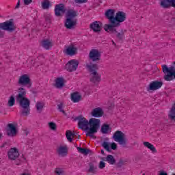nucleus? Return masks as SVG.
<instances>
[{
    "mask_svg": "<svg viewBox=\"0 0 175 175\" xmlns=\"http://www.w3.org/2000/svg\"><path fill=\"white\" fill-rule=\"evenodd\" d=\"M27 90L24 88H19L17 90V94L15 96L16 103L23 109L21 111L22 116H27L31 111V101L27 97Z\"/></svg>",
    "mask_w": 175,
    "mask_h": 175,
    "instance_id": "obj_1",
    "label": "nucleus"
},
{
    "mask_svg": "<svg viewBox=\"0 0 175 175\" xmlns=\"http://www.w3.org/2000/svg\"><path fill=\"white\" fill-rule=\"evenodd\" d=\"M86 69L90 72L91 78L90 81L93 84H98L100 82V75L98 73L99 70V66L97 64H93L90 62L89 64H86Z\"/></svg>",
    "mask_w": 175,
    "mask_h": 175,
    "instance_id": "obj_2",
    "label": "nucleus"
},
{
    "mask_svg": "<svg viewBox=\"0 0 175 175\" xmlns=\"http://www.w3.org/2000/svg\"><path fill=\"white\" fill-rule=\"evenodd\" d=\"M99 128H100V120L94 118L90 119L86 136L92 137V139H96L95 133H98Z\"/></svg>",
    "mask_w": 175,
    "mask_h": 175,
    "instance_id": "obj_3",
    "label": "nucleus"
},
{
    "mask_svg": "<svg viewBox=\"0 0 175 175\" xmlns=\"http://www.w3.org/2000/svg\"><path fill=\"white\" fill-rule=\"evenodd\" d=\"M126 20V14L122 11H119L115 15L112 29H111V33H117V28L121 27V23H124Z\"/></svg>",
    "mask_w": 175,
    "mask_h": 175,
    "instance_id": "obj_4",
    "label": "nucleus"
},
{
    "mask_svg": "<svg viewBox=\"0 0 175 175\" xmlns=\"http://www.w3.org/2000/svg\"><path fill=\"white\" fill-rule=\"evenodd\" d=\"M105 17L109 20V24H105L104 25V29L106 32L111 33L113 29V24L114 23V18L116 17V10L109 9L105 12Z\"/></svg>",
    "mask_w": 175,
    "mask_h": 175,
    "instance_id": "obj_5",
    "label": "nucleus"
},
{
    "mask_svg": "<svg viewBox=\"0 0 175 175\" xmlns=\"http://www.w3.org/2000/svg\"><path fill=\"white\" fill-rule=\"evenodd\" d=\"M162 69L163 73L165 75H164V80H165V81H172V80H175L174 66H171L168 68L167 65H163Z\"/></svg>",
    "mask_w": 175,
    "mask_h": 175,
    "instance_id": "obj_6",
    "label": "nucleus"
},
{
    "mask_svg": "<svg viewBox=\"0 0 175 175\" xmlns=\"http://www.w3.org/2000/svg\"><path fill=\"white\" fill-rule=\"evenodd\" d=\"M0 28L3 31H7L12 33L17 29V26L14 24V20L11 18L9 21L0 23Z\"/></svg>",
    "mask_w": 175,
    "mask_h": 175,
    "instance_id": "obj_7",
    "label": "nucleus"
},
{
    "mask_svg": "<svg viewBox=\"0 0 175 175\" xmlns=\"http://www.w3.org/2000/svg\"><path fill=\"white\" fill-rule=\"evenodd\" d=\"M113 140L119 143L122 147H125L128 143V139L125 138V134L122 131H117L113 134Z\"/></svg>",
    "mask_w": 175,
    "mask_h": 175,
    "instance_id": "obj_8",
    "label": "nucleus"
},
{
    "mask_svg": "<svg viewBox=\"0 0 175 175\" xmlns=\"http://www.w3.org/2000/svg\"><path fill=\"white\" fill-rule=\"evenodd\" d=\"M74 121H78V127L79 129L85 131L87 133L88 132L89 121L85 119V118L83 117L82 115L75 117Z\"/></svg>",
    "mask_w": 175,
    "mask_h": 175,
    "instance_id": "obj_9",
    "label": "nucleus"
},
{
    "mask_svg": "<svg viewBox=\"0 0 175 175\" xmlns=\"http://www.w3.org/2000/svg\"><path fill=\"white\" fill-rule=\"evenodd\" d=\"M18 85L22 87H27V88H31L32 87V82H31V79L28 75H23L21 76L18 81Z\"/></svg>",
    "mask_w": 175,
    "mask_h": 175,
    "instance_id": "obj_10",
    "label": "nucleus"
},
{
    "mask_svg": "<svg viewBox=\"0 0 175 175\" xmlns=\"http://www.w3.org/2000/svg\"><path fill=\"white\" fill-rule=\"evenodd\" d=\"M100 52L97 49H93L89 53V59L92 62H99L100 61Z\"/></svg>",
    "mask_w": 175,
    "mask_h": 175,
    "instance_id": "obj_11",
    "label": "nucleus"
},
{
    "mask_svg": "<svg viewBox=\"0 0 175 175\" xmlns=\"http://www.w3.org/2000/svg\"><path fill=\"white\" fill-rule=\"evenodd\" d=\"M66 9L64 3L57 4L55 6V15L56 17H62L65 14Z\"/></svg>",
    "mask_w": 175,
    "mask_h": 175,
    "instance_id": "obj_12",
    "label": "nucleus"
},
{
    "mask_svg": "<svg viewBox=\"0 0 175 175\" xmlns=\"http://www.w3.org/2000/svg\"><path fill=\"white\" fill-rule=\"evenodd\" d=\"M79 61L71 59L66 64V69L68 72H75L79 67Z\"/></svg>",
    "mask_w": 175,
    "mask_h": 175,
    "instance_id": "obj_13",
    "label": "nucleus"
},
{
    "mask_svg": "<svg viewBox=\"0 0 175 175\" xmlns=\"http://www.w3.org/2000/svg\"><path fill=\"white\" fill-rule=\"evenodd\" d=\"M7 136L10 137H14L17 135V127L14 124L10 123L7 125Z\"/></svg>",
    "mask_w": 175,
    "mask_h": 175,
    "instance_id": "obj_14",
    "label": "nucleus"
},
{
    "mask_svg": "<svg viewBox=\"0 0 175 175\" xmlns=\"http://www.w3.org/2000/svg\"><path fill=\"white\" fill-rule=\"evenodd\" d=\"M163 85V82L159 81H152L147 88L148 91H157Z\"/></svg>",
    "mask_w": 175,
    "mask_h": 175,
    "instance_id": "obj_15",
    "label": "nucleus"
},
{
    "mask_svg": "<svg viewBox=\"0 0 175 175\" xmlns=\"http://www.w3.org/2000/svg\"><path fill=\"white\" fill-rule=\"evenodd\" d=\"M103 24L100 21H96L90 24V29L96 33H99L102 31Z\"/></svg>",
    "mask_w": 175,
    "mask_h": 175,
    "instance_id": "obj_16",
    "label": "nucleus"
},
{
    "mask_svg": "<svg viewBox=\"0 0 175 175\" xmlns=\"http://www.w3.org/2000/svg\"><path fill=\"white\" fill-rule=\"evenodd\" d=\"M160 5L163 9H169V8H175V0H160Z\"/></svg>",
    "mask_w": 175,
    "mask_h": 175,
    "instance_id": "obj_17",
    "label": "nucleus"
},
{
    "mask_svg": "<svg viewBox=\"0 0 175 175\" xmlns=\"http://www.w3.org/2000/svg\"><path fill=\"white\" fill-rule=\"evenodd\" d=\"M19 155L20 154L18 153V150H17L16 148H11L8 152V158L9 159H11V161H15V159L18 158Z\"/></svg>",
    "mask_w": 175,
    "mask_h": 175,
    "instance_id": "obj_18",
    "label": "nucleus"
},
{
    "mask_svg": "<svg viewBox=\"0 0 175 175\" xmlns=\"http://www.w3.org/2000/svg\"><path fill=\"white\" fill-rule=\"evenodd\" d=\"M103 109L100 107L94 108L91 112V116L95 117V118H99L102 117L104 114Z\"/></svg>",
    "mask_w": 175,
    "mask_h": 175,
    "instance_id": "obj_19",
    "label": "nucleus"
},
{
    "mask_svg": "<svg viewBox=\"0 0 175 175\" xmlns=\"http://www.w3.org/2000/svg\"><path fill=\"white\" fill-rule=\"evenodd\" d=\"M77 24V19H70L69 18H66L65 22V27L67 29H72L75 25Z\"/></svg>",
    "mask_w": 175,
    "mask_h": 175,
    "instance_id": "obj_20",
    "label": "nucleus"
},
{
    "mask_svg": "<svg viewBox=\"0 0 175 175\" xmlns=\"http://www.w3.org/2000/svg\"><path fill=\"white\" fill-rule=\"evenodd\" d=\"M57 153L62 157H66V155L68 154V146H59L57 148Z\"/></svg>",
    "mask_w": 175,
    "mask_h": 175,
    "instance_id": "obj_21",
    "label": "nucleus"
},
{
    "mask_svg": "<svg viewBox=\"0 0 175 175\" xmlns=\"http://www.w3.org/2000/svg\"><path fill=\"white\" fill-rule=\"evenodd\" d=\"M66 53L67 55H75L76 53H77V48L75 47L73 45L68 46Z\"/></svg>",
    "mask_w": 175,
    "mask_h": 175,
    "instance_id": "obj_22",
    "label": "nucleus"
},
{
    "mask_svg": "<svg viewBox=\"0 0 175 175\" xmlns=\"http://www.w3.org/2000/svg\"><path fill=\"white\" fill-rule=\"evenodd\" d=\"M71 100L74 103H77V102H80L81 100V95L79 92H74L71 94Z\"/></svg>",
    "mask_w": 175,
    "mask_h": 175,
    "instance_id": "obj_23",
    "label": "nucleus"
},
{
    "mask_svg": "<svg viewBox=\"0 0 175 175\" xmlns=\"http://www.w3.org/2000/svg\"><path fill=\"white\" fill-rule=\"evenodd\" d=\"M113 33L114 35H116V38L118 39V40H123L124 39H125V30L124 31V29H121L120 32H118L116 30V33Z\"/></svg>",
    "mask_w": 175,
    "mask_h": 175,
    "instance_id": "obj_24",
    "label": "nucleus"
},
{
    "mask_svg": "<svg viewBox=\"0 0 175 175\" xmlns=\"http://www.w3.org/2000/svg\"><path fill=\"white\" fill-rule=\"evenodd\" d=\"M103 161L108 162L109 165H114L116 163V159L111 154L107 155V157L104 158Z\"/></svg>",
    "mask_w": 175,
    "mask_h": 175,
    "instance_id": "obj_25",
    "label": "nucleus"
},
{
    "mask_svg": "<svg viewBox=\"0 0 175 175\" xmlns=\"http://www.w3.org/2000/svg\"><path fill=\"white\" fill-rule=\"evenodd\" d=\"M75 17H77V12L74 10H68L66 14V18L74 19Z\"/></svg>",
    "mask_w": 175,
    "mask_h": 175,
    "instance_id": "obj_26",
    "label": "nucleus"
},
{
    "mask_svg": "<svg viewBox=\"0 0 175 175\" xmlns=\"http://www.w3.org/2000/svg\"><path fill=\"white\" fill-rule=\"evenodd\" d=\"M42 46L46 50H50V47H53V44L50 42L49 40H44L42 42Z\"/></svg>",
    "mask_w": 175,
    "mask_h": 175,
    "instance_id": "obj_27",
    "label": "nucleus"
},
{
    "mask_svg": "<svg viewBox=\"0 0 175 175\" xmlns=\"http://www.w3.org/2000/svg\"><path fill=\"white\" fill-rule=\"evenodd\" d=\"M65 85V83H64V78L59 77L55 81V87L56 88H62Z\"/></svg>",
    "mask_w": 175,
    "mask_h": 175,
    "instance_id": "obj_28",
    "label": "nucleus"
},
{
    "mask_svg": "<svg viewBox=\"0 0 175 175\" xmlns=\"http://www.w3.org/2000/svg\"><path fill=\"white\" fill-rule=\"evenodd\" d=\"M109 131H111V128H110V125L107 124H104L101 126L100 132L104 135L108 133Z\"/></svg>",
    "mask_w": 175,
    "mask_h": 175,
    "instance_id": "obj_29",
    "label": "nucleus"
},
{
    "mask_svg": "<svg viewBox=\"0 0 175 175\" xmlns=\"http://www.w3.org/2000/svg\"><path fill=\"white\" fill-rule=\"evenodd\" d=\"M75 136H76V135L72 133L70 130H68L66 132V137L68 142H70V143H72V142H73V137H75Z\"/></svg>",
    "mask_w": 175,
    "mask_h": 175,
    "instance_id": "obj_30",
    "label": "nucleus"
},
{
    "mask_svg": "<svg viewBox=\"0 0 175 175\" xmlns=\"http://www.w3.org/2000/svg\"><path fill=\"white\" fill-rule=\"evenodd\" d=\"M144 147H146L147 148L150 150V151H152V152H157V148H155V146H154V145H152L150 142H144Z\"/></svg>",
    "mask_w": 175,
    "mask_h": 175,
    "instance_id": "obj_31",
    "label": "nucleus"
},
{
    "mask_svg": "<svg viewBox=\"0 0 175 175\" xmlns=\"http://www.w3.org/2000/svg\"><path fill=\"white\" fill-rule=\"evenodd\" d=\"M36 107L38 113H40L43 111L44 107V103L43 102H37L36 104Z\"/></svg>",
    "mask_w": 175,
    "mask_h": 175,
    "instance_id": "obj_32",
    "label": "nucleus"
},
{
    "mask_svg": "<svg viewBox=\"0 0 175 175\" xmlns=\"http://www.w3.org/2000/svg\"><path fill=\"white\" fill-rule=\"evenodd\" d=\"M51 6V3L49 0H44L43 2H42V8L44 10H49V8Z\"/></svg>",
    "mask_w": 175,
    "mask_h": 175,
    "instance_id": "obj_33",
    "label": "nucleus"
},
{
    "mask_svg": "<svg viewBox=\"0 0 175 175\" xmlns=\"http://www.w3.org/2000/svg\"><path fill=\"white\" fill-rule=\"evenodd\" d=\"M77 149L78 150L79 152H80L81 154H84L85 155H88V154H90V152H91V150L90 149L84 148L77 147Z\"/></svg>",
    "mask_w": 175,
    "mask_h": 175,
    "instance_id": "obj_34",
    "label": "nucleus"
},
{
    "mask_svg": "<svg viewBox=\"0 0 175 175\" xmlns=\"http://www.w3.org/2000/svg\"><path fill=\"white\" fill-rule=\"evenodd\" d=\"M102 147L106 150L108 152H111V149H110V144L107 142H104L102 144Z\"/></svg>",
    "mask_w": 175,
    "mask_h": 175,
    "instance_id": "obj_35",
    "label": "nucleus"
},
{
    "mask_svg": "<svg viewBox=\"0 0 175 175\" xmlns=\"http://www.w3.org/2000/svg\"><path fill=\"white\" fill-rule=\"evenodd\" d=\"M14 103H16V98H14V96H11L8 100V106L12 107V106H14Z\"/></svg>",
    "mask_w": 175,
    "mask_h": 175,
    "instance_id": "obj_36",
    "label": "nucleus"
},
{
    "mask_svg": "<svg viewBox=\"0 0 175 175\" xmlns=\"http://www.w3.org/2000/svg\"><path fill=\"white\" fill-rule=\"evenodd\" d=\"M58 110L64 114V116H66V112L64 111V103H61L60 104L57 105Z\"/></svg>",
    "mask_w": 175,
    "mask_h": 175,
    "instance_id": "obj_37",
    "label": "nucleus"
},
{
    "mask_svg": "<svg viewBox=\"0 0 175 175\" xmlns=\"http://www.w3.org/2000/svg\"><path fill=\"white\" fill-rule=\"evenodd\" d=\"M49 128L52 131H57V124H55V123L51 122H49Z\"/></svg>",
    "mask_w": 175,
    "mask_h": 175,
    "instance_id": "obj_38",
    "label": "nucleus"
},
{
    "mask_svg": "<svg viewBox=\"0 0 175 175\" xmlns=\"http://www.w3.org/2000/svg\"><path fill=\"white\" fill-rule=\"evenodd\" d=\"M90 168L88 170L89 173H95V166H94V164L92 163H90L89 164Z\"/></svg>",
    "mask_w": 175,
    "mask_h": 175,
    "instance_id": "obj_39",
    "label": "nucleus"
},
{
    "mask_svg": "<svg viewBox=\"0 0 175 175\" xmlns=\"http://www.w3.org/2000/svg\"><path fill=\"white\" fill-rule=\"evenodd\" d=\"M45 23H46V24H49V25L50 24H51V16L50 15L45 16Z\"/></svg>",
    "mask_w": 175,
    "mask_h": 175,
    "instance_id": "obj_40",
    "label": "nucleus"
},
{
    "mask_svg": "<svg viewBox=\"0 0 175 175\" xmlns=\"http://www.w3.org/2000/svg\"><path fill=\"white\" fill-rule=\"evenodd\" d=\"M98 167L99 169H105L106 167V163L103 161H100Z\"/></svg>",
    "mask_w": 175,
    "mask_h": 175,
    "instance_id": "obj_41",
    "label": "nucleus"
},
{
    "mask_svg": "<svg viewBox=\"0 0 175 175\" xmlns=\"http://www.w3.org/2000/svg\"><path fill=\"white\" fill-rule=\"evenodd\" d=\"M124 160L120 159L119 162L117 163L118 167H121V166H124Z\"/></svg>",
    "mask_w": 175,
    "mask_h": 175,
    "instance_id": "obj_42",
    "label": "nucleus"
},
{
    "mask_svg": "<svg viewBox=\"0 0 175 175\" xmlns=\"http://www.w3.org/2000/svg\"><path fill=\"white\" fill-rule=\"evenodd\" d=\"M111 150H117V144H116L115 142H113L112 144H111Z\"/></svg>",
    "mask_w": 175,
    "mask_h": 175,
    "instance_id": "obj_43",
    "label": "nucleus"
},
{
    "mask_svg": "<svg viewBox=\"0 0 175 175\" xmlns=\"http://www.w3.org/2000/svg\"><path fill=\"white\" fill-rule=\"evenodd\" d=\"M76 3H85L87 0H75Z\"/></svg>",
    "mask_w": 175,
    "mask_h": 175,
    "instance_id": "obj_44",
    "label": "nucleus"
},
{
    "mask_svg": "<svg viewBox=\"0 0 175 175\" xmlns=\"http://www.w3.org/2000/svg\"><path fill=\"white\" fill-rule=\"evenodd\" d=\"M32 3V0H24L25 5H29V3Z\"/></svg>",
    "mask_w": 175,
    "mask_h": 175,
    "instance_id": "obj_45",
    "label": "nucleus"
},
{
    "mask_svg": "<svg viewBox=\"0 0 175 175\" xmlns=\"http://www.w3.org/2000/svg\"><path fill=\"white\" fill-rule=\"evenodd\" d=\"M20 1L21 0L18 1V3H17V4H16V5L15 7V9H18V8H20Z\"/></svg>",
    "mask_w": 175,
    "mask_h": 175,
    "instance_id": "obj_46",
    "label": "nucleus"
},
{
    "mask_svg": "<svg viewBox=\"0 0 175 175\" xmlns=\"http://www.w3.org/2000/svg\"><path fill=\"white\" fill-rule=\"evenodd\" d=\"M8 144V142H5V143H3V144H2V146H1L0 147H1V148H3L4 147H5L6 146V145Z\"/></svg>",
    "mask_w": 175,
    "mask_h": 175,
    "instance_id": "obj_47",
    "label": "nucleus"
},
{
    "mask_svg": "<svg viewBox=\"0 0 175 175\" xmlns=\"http://www.w3.org/2000/svg\"><path fill=\"white\" fill-rule=\"evenodd\" d=\"M160 175H167V173L162 171L161 173H160Z\"/></svg>",
    "mask_w": 175,
    "mask_h": 175,
    "instance_id": "obj_48",
    "label": "nucleus"
},
{
    "mask_svg": "<svg viewBox=\"0 0 175 175\" xmlns=\"http://www.w3.org/2000/svg\"><path fill=\"white\" fill-rule=\"evenodd\" d=\"M101 154H102L103 155H105V150H101Z\"/></svg>",
    "mask_w": 175,
    "mask_h": 175,
    "instance_id": "obj_49",
    "label": "nucleus"
},
{
    "mask_svg": "<svg viewBox=\"0 0 175 175\" xmlns=\"http://www.w3.org/2000/svg\"><path fill=\"white\" fill-rule=\"evenodd\" d=\"M112 44H113V46H117V44H116V42H114L113 40H112Z\"/></svg>",
    "mask_w": 175,
    "mask_h": 175,
    "instance_id": "obj_50",
    "label": "nucleus"
},
{
    "mask_svg": "<svg viewBox=\"0 0 175 175\" xmlns=\"http://www.w3.org/2000/svg\"><path fill=\"white\" fill-rule=\"evenodd\" d=\"M175 21V18H172V22H174Z\"/></svg>",
    "mask_w": 175,
    "mask_h": 175,
    "instance_id": "obj_51",
    "label": "nucleus"
},
{
    "mask_svg": "<svg viewBox=\"0 0 175 175\" xmlns=\"http://www.w3.org/2000/svg\"><path fill=\"white\" fill-rule=\"evenodd\" d=\"M1 137H2V134L0 133V140H1Z\"/></svg>",
    "mask_w": 175,
    "mask_h": 175,
    "instance_id": "obj_52",
    "label": "nucleus"
},
{
    "mask_svg": "<svg viewBox=\"0 0 175 175\" xmlns=\"http://www.w3.org/2000/svg\"><path fill=\"white\" fill-rule=\"evenodd\" d=\"M3 34L2 33L1 31H0V36H3Z\"/></svg>",
    "mask_w": 175,
    "mask_h": 175,
    "instance_id": "obj_53",
    "label": "nucleus"
},
{
    "mask_svg": "<svg viewBox=\"0 0 175 175\" xmlns=\"http://www.w3.org/2000/svg\"><path fill=\"white\" fill-rule=\"evenodd\" d=\"M22 175H29V174L24 173Z\"/></svg>",
    "mask_w": 175,
    "mask_h": 175,
    "instance_id": "obj_54",
    "label": "nucleus"
},
{
    "mask_svg": "<svg viewBox=\"0 0 175 175\" xmlns=\"http://www.w3.org/2000/svg\"><path fill=\"white\" fill-rule=\"evenodd\" d=\"M77 138H78V139H80V135H78Z\"/></svg>",
    "mask_w": 175,
    "mask_h": 175,
    "instance_id": "obj_55",
    "label": "nucleus"
},
{
    "mask_svg": "<svg viewBox=\"0 0 175 175\" xmlns=\"http://www.w3.org/2000/svg\"><path fill=\"white\" fill-rule=\"evenodd\" d=\"M172 175H175V174H173Z\"/></svg>",
    "mask_w": 175,
    "mask_h": 175,
    "instance_id": "obj_56",
    "label": "nucleus"
}]
</instances>
